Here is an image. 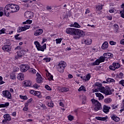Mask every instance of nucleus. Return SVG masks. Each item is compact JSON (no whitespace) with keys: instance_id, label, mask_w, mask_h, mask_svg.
<instances>
[{"instance_id":"53","label":"nucleus","mask_w":124,"mask_h":124,"mask_svg":"<svg viewBox=\"0 0 124 124\" xmlns=\"http://www.w3.org/2000/svg\"><path fill=\"white\" fill-rule=\"evenodd\" d=\"M22 49V47L21 46H17L16 47H15V51H17V50H21Z\"/></svg>"},{"instance_id":"22","label":"nucleus","mask_w":124,"mask_h":124,"mask_svg":"<svg viewBox=\"0 0 124 124\" xmlns=\"http://www.w3.org/2000/svg\"><path fill=\"white\" fill-rule=\"evenodd\" d=\"M83 42L86 45H91L93 43V40L91 38H88L83 40Z\"/></svg>"},{"instance_id":"18","label":"nucleus","mask_w":124,"mask_h":124,"mask_svg":"<svg viewBox=\"0 0 124 124\" xmlns=\"http://www.w3.org/2000/svg\"><path fill=\"white\" fill-rule=\"evenodd\" d=\"M43 33V30L38 29L34 32V35H35V36H38L39 35L42 34Z\"/></svg>"},{"instance_id":"11","label":"nucleus","mask_w":124,"mask_h":124,"mask_svg":"<svg viewBox=\"0 0 124 124\" xmlns=\"http://www.w3.org/2000/svg\"><path fill=\"white\" fill-rule=\"evenodd\" d=\"M30 93L33 94V95H35L39 97V98H41L42 97V95H41V92L39 91H35L34 90L30 91Z\"/></svg>"},{"instance_id":"55","label":"nucleus","mask_w":124,"mask_h":124,"mask_svg":"<svg viewBox=\"0 0 124 124\" xmlns=\"http://www.w3.org/2000/svg\"><path fill=\"white\" fill-rule=\"evenodd\" d=\"M120 13H121V17L122 18H124V9H123L122 11L120 12Z\"/></svg>"},{"instance_id":"15","label":"nucleus","mask_w":124,"mask_h":124,"mask_svg":"<svg viewBox=\"0 0 124 124\" xmlns=\"http://www.w3.org/2000/svg\"><path fill=\"white\" fill-rule=\"evenodd\" d=\"M36 76H37V78H36L37 83H38V84H40V83H42L43 79H42V77H41V75L37 73Z\"/></svg>"},{"instance_id":"23","label":"nucleus","mask_w":124,"mask_h":124,"mask_svg":"<svg viewBox=\"0 0 124 124\" xmlns=\"http://www.w3.org/2000/svg\"><path fill=\"white\" fill-rule=\"evenodd\" d=\"M17 78L18 80H19L20 81H23V80H24L25 75H24V73H19L17 75Z\"/></svg>"},{"instance_id":"61","label":"nucleus","mask_w":124,"mask_h":124,"mask_svg":"<svg viewBox=\"0 0 124 124\" xmlns=\"http://www.w3.org/2000/svg\"><path fill=\"white\" fill-rule=\"evenodd\" d=\"M41 107H42V108H43V109H46L47 108L46 105H44V104H42L41 105Z\"/></svg>"},{"instance_id":"31","label":"nucleus","mask_w":124,"mask_h":124,"mask_svg":"<svg viewBox=\"0 0 124 124\" xmlns=\"http://www.w3.org/2000/svg\"><path fill=\"white\" fill-rule=\"evenodd\" d=\"M71 27H72L73 28H77L78 29H80V28H81L80 25H79L77 22H74V24H71Z\"/></svg>"},{"instance_id":"43","label":"nucleus","mask_w":124,"mask_h":124,"mask_svg":"<svg viewBox=\"0 0 124 124\" xmlns=\"http://www.w3.org/2000/svg\"><path fill=\"white\" fill-rule=\"evenodd\" d=\"M30 72L33 73V74L36 73V70L33 68H31L29 70Z\"/></svg>"},{"instance_id":"44","label":"nucleus","mask_w":124,"mask_h":124,"mask_svg":"<svg viewBox=\"0 0 124 124\" xmlns=\"http://www.w3.org/2000/svg\"><path fill=\"white\" fill-rule=\"evenodd\" d=\"M68 119L69 120V121H73V120H74V117H73V116L70 115L69 116H68Z\"/></svg>"},{"instance_id":"51","label":"nucleus","mask_w":124,"mask_h":124,"mask_svg":"<svg viewBox=\"0 0 124 124\" xmlns=\"http://www.w3.org/2000/svg\"><path fill=\"white\" fill-rule=\"evenodd\" d=\"M11 79H12L13 80H15L16 79V76L14 74L11 75L10 76Z\"/></svg>"},{"instance_id":"49","label":"nucleus","mask_w":124,"mask_h":124,"mask_svg":"<svg viewBox=\"0 0 124 124\" xmlns=\"http://www.w3.org/2000/svg\"><path fill=\"white\" fill-rule=\"evenodd\" d=\"M45 89H46V90L47 91H52V89L50 88V86H49L48 85L45 86Z\"/></svg>"},{"instance_id":"9","label":"nucleus","mask_w":124,"mask_h":124,"mask_svg":"<svg viewBox=\"0 0 124 124\" xmlns=\"http://www.w3.org/2000/svg\"><path fill=\"white\" fill-rule=\"evenodd\" d=\"M31 28V26L29 25H26L24 27H19L17 29V32H21L22 31H27V30H29Z\"/></svg>"},{"instance_id":"46","label":"nucleus","mask_w":124,"mask_h":124,"mask_svg":"<svg viewBox=\"0 0 124 124\" xmlns=\"http://www.w3.org/2000/svg\"><path fill=\"white\" fill-rule=\"evenodd\" d=\"M114 27L115 28V31H119V25H118V24H114Z\"/></svg>"},{"instance_id":"17","label":"nucleus","mask_w":124,"mask_h":124,"mask_svg":"<svg viewBox=\"0 0 124 124\" xmlns=\"http://www.w3.org/2000/svg\"><path fill=\"white\" fill-rule=\"evenodd\" d=\"M81 79L83 81H89L91 79V74H87L85 76H82V77H81Z\"/></svg>"},{"instance_id":"5","label":"nucleus","mask_w":124,"mask_h":124,"mask_svg":"<svg viewBox=\"0 0 124 124\" xmlns=\"http://www.w3.org/2000/svg\"><path fill=\"white\" fill-rule=\"evenodd\" d=\"M34 43L38 51H41L42 52H44L47 47L46 46V44H44L43 46H41L38 41H35Z\"/></svg>"},{"instance_id":"56","label":"nucleus","mask_w":124,"mask_h":124,"mask_svg":"<svg viewBox=\"0 0 124 124\" xmlns=\"http://www.w3.org/2000/svg\"><path fill=\"white\" fill-rule=\"evenodd\" d=\"M109 44L110 45H116V42H114L113 41H111L109 42Z\"/></svg>"},{"instance_id":"58","label":"nucleus","mask_w":124,"mask_h":124,"mask_svg":"<svg viewBox=\"0 0 124 124\" xmlns=\"http://www.w3.org/2000/svg\"><path fill=\"white\" fill-rule=\"evenodd\" d=\"M14 71L15 72H17V71H19V68L17 67H14Z\"/></svg>"},{"instance_id":"40","label":"nucleus","mask_w":124,"mask_h":124,"mask_svg":"<svg viewBox=\"0 0 124 124\" xmlns=\"http://www.w3.org/2000/svg\"><path fill=\"white\" fill-rule=\"evenodd\" d=\"M62 92H68L69 91V89L66 87H62L61 88Z\"/></svg>"},{"instance_id":"2","label":"nucleus","mask_w":124,"mask_h":124,"mask_svg":"<svg viewBox=\"0 0 124 124\" xmlns=\"http://www.w3.org/2000/svg\"><path fill=\"white\" fill-rule=\"evenodd\" d=\"M73 35H74L73 37L74 39H79V38H81L82 36L85 35V32L81 30L75 28Z\"/></svg>"},{"instance_id":"21","label":"nucleus","mask_w":124,"mask_h":124,"mask_svg":"<svg viewBox=\"0 0 124 124\" xmlns=\"http://www.w3.org/2000/svg\"><path fill=\"white\" fill-rule=\"evenodd\" d=\"M29 52V50L28 49H23L20 51V53L17 52V56L18 57H22V56H24L26 53Z\"/></svg>"},{"instance_id":"35","label":"nucleus","mask_w":124,"mask_h":124,"mask_svg":"<svg viewBox=\"0 0 124 124\" xmlns=\"http://www.w3.org/2000/svg\"><path fill=\"white\" fill-rule=\"evenodd\" d=\"M7 106H9V103L8 102H6L4 104H0V108L7 107Z\"/></svg>"},{"instance_id":"52","label":"nucleus","mask_w":124,"mask_h":124,"mask_svg":"<svg viewBox=\"0 0 124 124\" xmlns=\"http://www.w3.org/2000/svg\"><path fill=\"white\" fill-rule=\"evenodd\" d=\"M33 88H35V89H38V88H39V85H38V84L35 83L33 85Z\"/></svg>"},{"instance_id":"33","label":"nucleus","mask_w":124,"mask_h":124,"mask_svg":"<svg viewBox=\"0 0 124 124\" xmlns=\"http://www.w3.org/2000/svg\"><path fill=\"white\" fill-rule=\"evenodd\" d=\"M99 91L102 93H105V88L104 87L101 86L99 88Z\"/></svg>"},{"instance_id":"39","label":"nucleus","mask_w":124,"mask_h":124,"mask_svg":"<svg viewBox=\"0 0 124 124\" xmlns=\"http://www.w3.org/2000/svg\"><path fill=\"white\" fill-rule=\"evenodd\" d=\"M32 2V1L29 0L28 3L24 4L25 7H30V3H31Z\"/></svg>"},{"instance_id":"60","label":"nucleus","mask_w":124,"mask_h":124,"mask_svg":"<svg viewBox=\"0 0 124 124\" xmlns=\"http://www.w3.org/2000/svg\"><path fill=\"white\" fill-rule=\"evenodd\" d=\"M26 22L27 24H31V23H32V20L28 19L26 20Z\"/></svg>"},{"instance_id":"41","label":"nucleus","mask_w":124,"mask_h":124,"mask_svg":"<svg viewBox=\"0 0 124 124\" xmlns=\"http://www.w3.org/2000/svg\"><path fill=\"white\" fill-rule=\"evenodd\" d=\"M19 97H20L21 99H23V100H27L28 99V97L26 95L23 96L22 95H19Z\"/></svg>"},{"instance_id":"45","label":"nucleus","mask_w":124,"mask_h":124,"mask_svg":"<svg viewBox=\"0 0 124 124\" xmlns=\"http://www.w3.org/2000/svg\"><path fill=\"white\" fill-rule=\"evenodd\" d=\"M47 105L48 107H54V103H53V102H50V103H48Z\"/></svg>"},{"instance_id":"6","label":"nucleus","mask_w":124,"mask_h":124,"mask_svg":"<svg viewBox=\"0 0 124 124\" xmlns=\"http://www.w3.org/2000/svg\"><path fill=\"white\" fill-rule=\"evenodd\" d=\"M105 57L101 56L98 59H97L93 62L91 63V65H99V64L101 62H104L105 61Z\"/></svg>"},{"instance_id":"26","label":"nucleus","mask_w":124,"mask_h":124,"mask_svg":"<svg viewBox=\"0 0 124 124\" xmlns=\"http://www.w3.org/2000/svg\"><path fill=\"white\" fill-rule=\"evenodd\" d=\"M95 94L96 97H98L99 100H101L104 98V96L101 93H96Z\"/></svg>"},{"instance_id":"50","label":"nucleus","mask_w":124,"mask_h":124,"mask_svg":"<svg viewBox=\"0 0 124 124\" xmlns=\"http://www.w3.org/2000/svg\"><path fill=\"white\" fill-rule=\"evenodd\" d=\"M2 77L0 76V85H2L5 83L4 81L2 80Z\"/></svg>"},{"instance_id":"38","label":"nucleus","mask_w":124,"mask_h":124,"mask_svg":"<svg viewBox=\"0 0 124 124\" xmlns=\"http://www.w3.org/2000/svg\"><path fill=\"white\" fill-rule=\"evenodd\" d=\"M107 82H108V83H114L115 82V79L113 78H108L107 79Z\"/></svg>"},{"instance_id":"29","label":"nucleus","mask_w":124,"mask_h":124,"mask_svg":"<svg viewBox=\"0 0 124 124\" xmlns=\"http://www.w3.org/2000/svg\"><path fill=\"white\" fill-rule=\"evenodd\" d=\"M24 85L26 86V87H30L31 85V80H25L24 81Z\"/></svg>"},{"instance_id":"27","label":"nucleus","mask_w":124,"mask_h":124,"mask_svg":"<svg viewBox=\"0 0 124 124\" xmlns=\"http://www.w3.org/2000/svg\"><path fill=\"white\" fill-rule=\"evenodd\" d=\"M110 109H111V108H110L107 106H104L103 112H104V113H106V114H107V113H109V110H110Z\"/></svg>"},{"instance_id":"28","label":"nucleus","mask_w":124,"mask_h":124,"mask_svg":"<svg viewBox=\"0 0 124 124\" xmlns=\"http://www.w3.org/2000/svg\"><path fill=\"white\" fill-rule=\"evenodd\" d=\"M109 46V44H108V42H105L102 46V49H107V48H108V46Z\"/></svg>"},{"instance_id":"48","label":"nucleus","mask_w":124,"mask_h":124,"mask_svg":"<svg viewBox=\"0 0 124 124\" xmlns=\"http://www.w3.org/2000/svg\"><path fill=\"white\" fill-rule=\"evenodd\" d=\"M91 13V10L89 8L86 9V11L85 12V15H87V14H89V13Z\"/></svg>"},{"instance_id":"42","label":"nucleus","mask_w":124,"mask_h":124,"mask_svg":"<svg viewBox=\"0 0 124 124\" xmlns=\"http://www.w3.org/2000/svg\"><path fill=\"white\" fill-rule=\"evenodd\" d=\"M62 38H58L56 39V44H60V43H62Z\"/></svg>"},{"instance_id":"32","label":"nucleus","mask_w":124,"mask_h":124,"mask_svg":"<svg viewBox=\"0 0 124 124\" xmlns=\"http://www.w3.org/2000/svg\"><path fill=\"white\" fill-rule=\"evenodd\" d=\"M96 120H97L98 121H106L107 119L106 117H95Z\"/></svg>"},{"instance_id":"25","label":"nucleus","mask_w":124,"mask_h":124,"mask_svg":"<svg viewBox=\"0 0 124 124\" xmlns=\"http://www.w3.org/2000/svg\"><path fill=\"white\" fill-rule=\"evenodd\" d=\"M46 77H47L49 81H51V80H53V75H51V74L49 73V71H48L47 70H46Z\"/></svg>"},{"instance_id":"12","label":"nucleus","mask_w":124,"mask_h":124,"mask_svg":"<svg viewBox=\"0 0 124 124\" xmlns=\"http://www.w3.org/2000/svg\"><path fill=\"white\" fill-rule=\"evenodd\" d=\"M20 71L21 72H26L29 70L30 66L28 65L22 64L20 65Z\"/></svg>"},{"instance_id":"36","label":"nucleus","mask_w":124,"mask_h":124,"mask_svg":"<svg viewBox=\"0 0 124 124\" xmlns=\"http://www.w3.org/2000/svg\"><path fill=\"white\" fill-rule=\"evenodd\" d=\"M102 9V5H97L96 6V10L99 11Z\"/></svg>"},{"instance_id":"64","label":"nucleus","mask_w":124,"mask_h":124,"mask_svg":"<svg viewBox=\"0 0 124 124\" xmlns=\"http://www.w3.org/2000/svg\"><path fill=\"white\" fill-rule=\"evenodd\" d=\"M31 101H32V98H30L27 100V102H28V103H31Z\"/></svg>"},{"instance_id":"13","label":"nucleus","mask_w":124,"mask_h":124,"mask_svg":"<svg viewBox=\"0 0 124 124\" xmlns=\"http://www.w3.org/2000/svg\"><path fill=\"white\" fill-rule=\"evenodd\" d=\"M4 120H2V123L6 124L7 121H11V117L8 114L3 115Z\"/></svg>"},{"instance_id":"37","label":"nucleus","mask_w":124,"mask_h":124,"mask_svg":"<svg viewBox=\"0 0 124 124\" xmlns=\"http://www.w3.org/2000/svg\"><path fill=\"white\" fill-rule=\"evenodd\" d=\"M6 30L4 28H2L1 30H0V34H2V33H6Z\"/></svg>"},{"instance_id":"47","label":"nucleus","mask_w":124,"mask_h":124,"mask_svg":"<svg viewBox=\"0 0 124 124\" xmlns=\"http://www.w3.org/2000/svg\"><path fill=\"white\" fill-rule=\"evenodd\" d=\"M95 86H96V87H98V88H100L101 87H102V84H101V83L99 82H96L95 84Z\"/></svg>"},{"instance_id":"1","label":"nucleus","mask_w":124,"mask_h":124,"mask_svg":"<svg viewBox=\"0 0 124 124\" xmlns=\"http://www.w3.org/2000/svg\"><path fill=\"white\" fill-rule=\"evenodd\" d=\"M20 10V7L18 5L14 4H7L3 9V7H0V17L3 16V11L5 16L8 17L11 13H16Z\"/></svg>"},{"instance_id":"30","label":"nucleus","mask_w":124,"mask_h":124,"mask_svg":"<svg viewBox=\"0 0 124 124\" xmlns=\"http://www.w3.org/2000/svg\"><path fill=\"white\" fill-rule=\"evenodd\" d=\"M104 102L106 104H109V103H111L112 102V98H106L104 99Z\"/></svg>"},{"instance_id":"14","label":"nucleus","mask_w":124,"mask_h":124,"mask_svg":"<svg viewBox=\"0 0 124 124\" xmlns=\"http://www.w3.org/2000/svg\"><path fill=\"white\" fill-rule=\"evenodd\" d=\"M75 28H68L66 29V33L71 35H73Z\"/></svg>"},{"instance_id":"63","label":"nucleus","mask_w":124,"mask_h":124,"mask_svg":"<svg viewBox=\"0 0 124 124\" xmlns=\"http://www.w3.org/2000/svg\"><path fill=\"white\" fill-rule=\"evenodd\" d=\"M23 111H24L25 112H27V111H28V107H25L23 109Z\"/></svg>"},{"instance_id":"54","label":"nucleus","mask_w":124,"mask_h":124,"mask_svg":"<svg viewBox=\"0 0 124 124\" xmlns=\"http://www.w3.org/2000/svg\"><path fill=\"white\" fill-rule=\"evenodd\" d=\"M44 60L46 61V62H51L50 58H44Z\"/></svg>"},{"instance_id":"19","label":"nucleus","mask_w":124,"mask_h":124,"mask_svg":"<svg viewBox=\"0 0 124 124\" xmlns=\"http://www.w3.org/2000/svg\"><path fill=\"white\" fill-rule=\"evenodd\" d=\"M104 93L106 94V95H110V94H112V91H111L110 88L107 87H105V93Z\"/></svg>"},{"instance_id":"59","label":"nucleus","mask_w":124,"mask_h":124,"mask_svg":"<svg viewBox=\"0 0 124 124\" xmlns=\"http://www.w3.org/2000/svg\"><path fill=\"white\" fill-rule=\"evenodd\" d=\"M119 84H120L121 85H122V86H124V80L122 79L121 80L120 82H119Z\"/></svg>"},{"instance_id":"34","label":"nucleus","mask_w":124,"mask_h":124,"mask_svg":"<svg viewBox=\"0 0 124 124\" xmlns=\"http://www.w3.org/2000/svg\"><path fill=\"white\" fill-rule=\"evenodd\" d=\"M81 91H83V92H86V88L84 87V86L81 85L79 88L78 89V92H81Z\"/></svg>"},{"instance_id":"10","label":"nucleus","mask_w":124,"mask_h":124,"mask_svg":"<svg viewBox=\"0 0 124 124\" xmlns=\"http://www.w3.org/2000/svg\"><path fill=\"white\" fill-rule=\"evenodd\" d=\"M33 16H34V14L32 12L27 11L24 14V16L27 19H31Z\"/></svg>"},{"instance_id":"7","label":"nucleus","mask_w":124,"mask_h":124,"mask_svg":"<svg viewBox=\"0 0 124 124\" xmlns=\"http://www.w3.org/2000/svg\"><path fill=\"white\" fill-rule=\"evenodd\" d=\"M121 67V65L119 62H114L112 63L111 65L109 66V68L110 70H112L113 71H115L116 69H118Z\"/></svg>"},{"instance_id":"16","label":"nucleus","mask_w":124,"mask_h":124,"mask_svg":"<svg viewBox=\"0 0 124 124\" xmlns=\"http://www.w3.org/2000/svg\"><path fill=\"white\" fill-rule=\"evenodd\" d=\"M12 48L10 45H5L2 47V49L4 52H10Z\"/></svg>"},{"instance_id":"57","label":"nucleus","mask_w":124,"mask_h":124,"mask_svg":"<svg viewBox=\"0 0 124 124\" xmlns=\"http://www.w3.org/2000/svg\"><path fill=\"white\" fill-rule=\"evenodd\" d=\"M117 108H118V106L117 105H112V109L113 110L117 109Z\"/></svg>"},{"instance_id":"4","label":"nucleus","mask_w":124,"mask_h":124,"mask_svg":"<svg viewBox=\"0 0 124 124\" xmlns=\"http://www.w3.org/2000/svg\"><path fill=\"white\" fill-rule=\"evenodd\" d=\"M91 101L92 102V104L95 106L94 111H95V112L101 109V104H100V103H99L97 100L92 99Z\"/></svg>"},{"instance_id":"20","label":"nucleus","mask_w":124,"mask_h":124,"mask_svg":"<svg viewBox=\"0 0 124 124\" xmlns=\"http://www.w3.org/2000/svg\"><path fill=\"white\" fill-rule=\"evenodd\" d=\"M111 120L114 121V122H116V123H118L120 122V119L119 118V117L116 116L115 114H112L110 116Z\"/></svg>"},{"instance_id":"3","label":"nucleus","mask_w":124,"mask_h":124,"mask_svg":"<svg viewBox=\"0 0 124 124\" xmlns=\"http://www.w3.org/2000/svg\"><path fill=\"white\" fill-rule=\"evenodd\" d=\"M66 66V62L64 61H61L59 62L57 67V70L60 73H63L64 71V69Z\"/></svg>"},{"instance_id":"8","label":"nucleus","mask_w":124,"mask_h":124,"mask_svg":"<svg viewBox=\"0 0 124 124\" xmlns=\"http://www.w3.org/2000/svg\"><path fill=\"white\" fill-rule=\"evenodd\" d=\"M2 94L4 97H6L8 99H11L12 98L11 93H10V92L8 90L3 91Z\"/></svg>"},{"instance_id":"62","label":"nucleus","mask_w":124,"mask_h":124,"mask_svg":"<svg viewBox=\"0 0 124 124\" xmlns=\"http://www.w3.org/2000/svg\"><path fill=\"white\" fill-rule=\"evenodd\" d=\"M14 31H7V34H10V35H11L13 33Z\"/></svg>"},{"instance_id":"24","label":"nucleus","mask_w":124,"mask_h":124,"mask_svg":"<svg viewBox=\"0 0 124 124\" xmlns=\"http://www.w3.org/2000/svg\"><path fill=\"white\" fill-rule=\"evenodd\" d=\"M103 55L106 59H111L113 56V54L111 53H105Z\"/></svg>"}]
</instances>
